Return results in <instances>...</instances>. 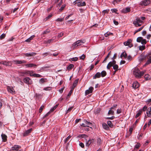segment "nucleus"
Listing matches in <instances>:
<instances>
[{
  "mask_svg": "<svg viewBox=\"0 0 151 151\" xmlns=\"http://www.w3.org/2000/svg\"><path fill=\"white\" fill-rule=\"evenodd\" d=\"M145 72V70L140 72L137 68L134 69L133 70V73L135 75V77L139 78H140L142 76L144 75Z\"/></svg>",
  "mask_w": 151,
  "mask_h": 151,
  "instance_id": "f257e3e1",
  "label": "nucleus"
},
{
  "mask_svg": "<svg viewBox=\"0 0 151 151\" xmlns=\"http://www.w3.org/2000/svg\"><path fill=\"white\" fill-rule=\"evenodd\" d=\"M146 111V113H150L151 112V107H149L147 108V107L145 106H144L142 109H140L138 113H141L144 112Z\"/></svg>",
  "mask_w": 151,
  "mask_h": 151,
  "instance_id": "f03ea898",
  "label": "nucleus"
},
{
  "mask_svg": "<svg viewBox=\"0 0 151 151\" xmlns=\"http://www.w3.org/2000/svg\"><path fill=\"white\" fill-rule=\"evenodd\" d=\"M85 42V40H77L73 44L72 46L74 48H76L77 47L81 45L82 44L84 43Z\"/></svg>",
  "mask_w": 151,
  "mask_h": 151,
  "instance_id": "7ed1b4c3",
  "label": "nucleus"
},
{
  "mask_svg": "<svg viewBox=\"0 0 151 151\" xmlns=\"http://www.w3.org/2000/svg\"><path fill=\"white\" fill-rule=\"evenodd\" d=\"M146 57L148 59V60L145 63V65L151 63V52L147 53L146 55Z\"/></svg>",
  "mask_w": 151,
  "mask_h": 151,
  "instance_id": "20e7f679",
  "label": "nucleus"
},
{
  "mask_svg": "<svg viewBox=\"0 0 151 151\" xmlns=\"http://www.w3.org/2000/svg\"><path fill=\"white\" fill-rule=\"evenodd\" d=\"M150 2L151 1L150 0H145L140 2V4L142 5H144L146 6L150 4Z\"/></svg>",
  "mask_w": 151,
  "mask_h": 151,
  "instance_id": "39448f33",
  "label": "nucleus"
},
{
  "mask_svg": "<svg viewBox=\"0 0 151 151\" xmlns=\"http://www.w3.org/2000/svg\"><path fill=\"white\" fill-rule=\"evenodd\" d=\"M117 105L116 104L114 105L110 109L108 113H114L115 111H116V107Z\"/></svg>",
  "mask_w": 151,
  "mask_h": 151,
  "instance_id": "423d86ee",
  "label": "nucleus"
},
{
  "mask_svg": "<svg viewBox=\"0 0 151 151\" xmlns=\"http://www.w3.org/2000/svg\"><path fill=\"white\" fill-rule=\"evenodd\" d=\"M21 148V147L20 146L17 145H15L13 146L11 150V151L16 150L17 151L19 149Z\"/></svg>",
  "mask_w": 151,
  "mask_h": 151,
  "instance_id": "0eeeda50",
  "label": "nucleus"
},
{
  "mask_svg": "<svg viewBox=\"0 0 151 151\" xmlns=\"http://www.w3.org/2000/svg\"><path fill=\"white\" fill-rule=\"evenodd\" d=\"M24 82L27 84H30L32 83L31 80L29 78L26 77L23 79Z\"/></svg>",
  "mask_w": 151,
  "mask_h": 151,
  "instance_id": "6e6552de",
  "label": "nucleus"
},
{
  "mask_svg": "<svg viewBox=\"0 0 151 151\" xmlns=\"http://www.w3.org/2000/svg\"><path fill=\"white\" fill-rule=\"evenodd\" d=\"M13 63L14 64H21L22 63H26V61L25 60H15L13 61Z\"/></svg>",
  "mask_w": 151,
  "mask_h": 151,
  "instance_id": "1a4fd4ad",
  "label": "nucleus"
},
{
  "mask_svg": "<svg viewBox=\"0 0 151 151\" xmlns=\"http://www.w3.org/2000/svg\"><path fill=\"white\" fill-rule=\"evenodd\" d=\"M93 90V88L92 87H90L86 91L85 93L86 95H87L90 93H92Z\"/></svg>",
  "mask_w": 151,
  "mask_h": 151,
  "instance_id": "9d476101",
  "label": "nucleus"
},
{
  "mask_svg": "<svg viewBox=\"0 0 151 151\" xmlns=\"http://www.w3.org/2000/svg\"><path fill=\"white\" fill-rule=\"evenodd\" d=\"M32 130V128H30L29 129L26 130L23 133V135L24 136H26L28 135L31 132Z\"/></svg>",
  "mask_w": 151,
  "mask_h": 151,
  "instance_id": "9b49d317",
  "label": "nucleus"
},
{
  "mask_svg": "<svg viewBox=\"0 0 151 151\" xmlns=\"http://www.w3.org/2000/svg\"><path fill=\"white\" fill-rule=\"evenodd\" d=\"M1 64H2L4 65L11 66L12 65V63L11 62H6L2 61L0 62Z\"/></svg>",
  "mask_w": 151,
  "mask_h": 151,
  "instance_id": "f8f14e48",
  "label": "nucleus"
},
{
  "mask_svg": "<svg viewBox=\"0 0 151 151\" xmlns=\"http://www.w3.org/2000/svg\"><path fill=\"white\" fill-rule=\"evenodd\" d=\"M130 8L127 7L123 9L122 11V12L124 13H126L129 12L130 11Z\"/></svg>",
  "mask_w": 151,
  "mask_h": 151,
  "instance_id": "ddd939ff",
  "label": "nucleus"
},
{
  "mask_svg": "<svg viewBox=\"0 0 151 151\" xmlns=\"http://www.w3.org/2000/svg\"><path fill=\"white\" fill-rule=\"evenodd\" d=\"M36 54V53L35 52H31L30 53H24V55L28 57H32L33 56L35 55Z\"/></svg>",
  "mask_w": 151,
  "mask_h": 151,
  "instance_id": "4468645a",
  "label": "nucleus"
},
{
  "mask_svg": "<svg viewBox=\"0 0 151 151\" xmlns=\"http://www.w3.org/2000/svg\"><path fill=\"white\" fill-rule=\"evenodd\" d=\"M7 89L8 91L9 92L12 94H14L15 92V91L14 90V89L12 87H11L9 86H8Z\"/></svg>",
  "mask_w": 151,
  "mask_h": 151,
  "instance_id": "2eb2a0df",
  "label": "nucleus"
},
{
  "mask_svg": "<svg viewBox=\"0 0 151 151\" xmlns=\"http://www.w3.org/2000/svg\"><path fill=\"white\" fill-rule=\"evenodd\" d=\"M139 84L137 82H134L132 84V87L134 89L138 88L139 87Z\"/></svg>",
  "mask_w": 151,
  "mask_h": 151,
  "instance_id": "dca6fc26",
  "label": "nucleus"
},
{
  "mask_svg": "<svg viewBox=\"0 0 151 151\" xmlns=\"http://www.w3.org/2000/svg\"><path fill=\"white\" fill-rule=\"evenodd\" d=\"M94 139H89L87 142L86 144V146L87 147H88L91 144V143L94 142Z\"/></svg>",
  "mask_w": 151,
  "mask_h": 151,
  "instance_id": "f3484780",
  "label": "nucleus"
},
{
  "mask_svg": "<svg viewBox=\"0 0 151 151\" xmlns=\"http://www.w3.org/2000/svg\"><path fill=\"white\" fill-rule=\"evenodd\" d=\"M101 76V73L100 72H97V73L93 77V79H96V78H100Z\"/></svg>",
  "mask_w": 151,
  "mask_h": 151,
  "instance_id": "a211bd4d",
  "label": "nucleus"
},
{
  "mask_svg": "<svg viewBox=\"0 0 151 151\" xmlns=\"http://www.w3.org/2000/svg\"><path fill=\"white\" fill-rule=\"evenodd\" d=\"M78 79H76L71 89L73 90L74 88L76 86L78 83Z\"/></svg>",
  "mask_w": 151,
  "mask_h": 151,
  "instance_id": "6ab92c4d",
  "label": "nucleus"
},
{
  "mask_svg": "<svg viewBox=\"0 0 151 151\" xmlns=\"http://www.w3.org/2000/svg\"><path fill=\"white\" fill-rule=\"evenodd\" d=\"M1 136L3 142H5L7 140V136L5 134H2L1 135Z\"/></svg>",
  "mask_w": 151,
  "mask_h": 151,
  "instance_id": "aec40b11",
  "label": "nucleus"
},
{
  "mask_svg": "<svg viewBox=\"0 0 151 151\" xmlns=\"http://www.w3.org/2000/svg\"><path fill=\"white\" fill-rule=\"evenodd\" d=\"M47 78H42L39 80V83L41 84L43 83H44L46 82L47 81Z\"/></svg>",
  "mask_w": 151,
  "mask_h": 151,
  "instance_id": "412c9836",
  "label": "nucleus"
},
{
  "mask_svg": "<svg viewBox=\"0 0 151 151\" xmlns=\"http://www.w3.org/2000/svg\"><path fill=\"white\" fill-rule=\"evenodd\" d=\"M132 42V40L130 39H128L127 41L124 42V45L125 46H128Z\"/></svg>",
  "mask_w": 151,
  "mask_h": 151,
  "instance_id": "4be33fe9",
  "label": "nucleus"
},
{
  "mask_svg": "<svg viewBox=\"0 0 151 151\" xmlns=\"http://www.w3.org/2000/svg\"><path fill=\"white\" fill-rule=\"evenodd\" d=\"M133 22H137V23H142L143 22L138 17H137L135 20Z\"/></svg>",
  "mask_w": 151,
  "mask_h": 151,
  "instance_id": "5701e85b",
  "label": "nucleus"
},
{
  "mask_svg": "<svg viewBox=\"0 0 151 151\" xmlns=\"http://www.w3.org/2000/svg\"><path fill=\"white\" fill-rule=\"evenodd\" d=\"M102 125V127L104 129L106 130H108L109 129V127L108 125L105 123H103Z\"/></svg>",
  "mask_w": 151,
  "mask_h": 151,
  "instance_id": "b1692460",
  "label": "nucleus"
},
{
  "mask_svg": "<svg viewBox=\"0 0 151 151\" xmlns=\"http://www.w3.org/2000/svg\"><path fill=\"white\" fill-rule=\"evenodd\" d=\"M27 67H32L34 66H36L37 65H36L33 63H29L24 65Z\"/></svg>",
  "mask_w": 151,
  "mask_h": 151,
  "instance_id": "393cba45",
  "label": "nucleus"
},
{
  "mask_svg": "<svg viewBox=\"0 0 151 151\" xmlns=\"http://www.w3.org/2000/svg\"><path fill=\"white\" fill-rule=\"evenodd\" d=\"M86 5V3L85 2L83 1L82 2H80L78 3L77 4V6H78L80 7L81 6H84Z\"/></svg>",
  "mask_w": 151,
  "mask_h": 151,
  "instance_id": "a878e982",
  "label": "nucleus"
},
{
  "mask_svg": "<svg viewBox=\"0 0 151 151\" xmlns=\"http://www.w3.org/2000/svg\"><path fill=\"white\" fill-rule=\"evenodd\" d=\"M35 37V36L34 35H32L30 37L26 40L25 41L27 42H29Z\"/></svg>",
  "mask_w": 151,
  "mask_h": 151,
  "instance_id": "bb28decb",
  "label": "nucleus"
},
{
  "mask_svg": "<svg viewBox=\"0 0 151 151\" xmlns=\"http://www.w3.org/2000/svg\"><path fill=\"white\" fill-rule=\"evenodd\" d=\"M97 140V144L98 145H100L102 143L101 139L99 137H97L96 138Z\"/></svg>",
  "mask_w": 151,
  "mask_h": 151,
  "instance_id": "cd10ccee",
  "label": "nucleus"
},
{
  "mask_svg": "<svg viewBox=\"0 0 151 151\" xmlns=\"http://www.w3.org/2000/svg\"><path fill=\"white\" fill-rule=\"evenodd\" d=\"M113 65H114L111 62H110L108 64L107 66V68L108 69H109L110 67H111V66H113Z\"/></svg>",
  "mask_w": 151,
  "mask_h": 151,
  "instance_id": "c85d7f7f",
  "label": "nucleus"
},
{
  "mask_svg": "<svg viewBox=\"0 0 151 151\" xmlns=\"http://www.w3.org/2000/svg\"><path fill=\"white\" fill-rule=\"evenodd\" d=\"M101 73V76L102 77H103L105 76L106 75V73L105 70H103L102 71Z\"/></svg>",
  "mask_w": 151,
  "mask_h": 151,
  "instance_id": "c756f323",
  "label": "nucleus"
},
{
  "mask_svg": "<svg viewBox=\"0 0 151 151\" xmlns=\"http://www.w3.org/2000/svg\"><path fill=\"white\" fill-rule=\"evenodd\" d=\"M50 32V30L48 29H47L46 30L44 31L43 32H42L41 35H43L46 34Z\"/></svg>",
  "mask_w": 151,
  "mask_h": 151,
  "instance_id": "7c9ffc66",
  "label": "nucleus"
},
{
  "mask_svg": "<svg viewBox=\"0 0 151 151\" xmlns=\"http://www.w3.org/2000/svg\"><path fill=\"white\" fill-rule=\"evenodd\" d=\"M127 54L125 52H124L122 53L120 56V57L122 58L123 57H124L125 58H126L127 57Z\"/></svg>",
  "mask_w": 151,
  "mask_h": 151,
  "instance_id": "2f4dec72",
  "label": "nucleus"
},
{
  "mask_svg": "<svg viewBox=\"0 0 151 151\" xmlns=\"http://www.w3.org/2000/svg\"><path fill=\"white\" fill-rule=\"evenodd\" d=\"M133 22V24H134L135 27H137L140 26L141 25V24H140V23H137V22Z\"/></svg>",
  "mask_w": 151,
  "mask_h": 151,
  "instance_id": "473e14b6",
  "label": "nucleus"
},
{
  "mask_svg": "<svg viewBox=\"0 0 151 151\" xmlns=\"http://www.w3.org/2000/svg\"><path fill=\"white\" fill-rule=\"evenodd\" d=\"M74 66V65L73 64H70L67 67V69L68 70H71Z\"/></svg>",
  "mask_w": 151,
  "mask_h": 151,
  "instance_id": "72a5a7b5",
  "label": "nucleus"
},
{
  "mask_svg": "<svg viewBox=\"0 0 151 151\" xmlns=\"http://www.w3.org/2000/svg\"><path fill=\"white\" fill-rule=\"evenodd\" d=\"M144 78L146 80H149L150 78V76L147 74L145 75Z\"/></svg>",
  "mask_w": 151,
  "mask_h": 151,
  "instance_id": "f704fd0d",
  "label": "nucleus"
},
{
  "mask_svg": "<svg viewBox=\"0 0 151 151\" xmlns=\"http://www.w3.org/2000/svg\"><path fill=\"white\" fill-rule=\"evenodd\" d=\"M85 123L86 125L92 126V124L90 122H88L87 120H84Z\"/></svg>",
  "mask_w": 151,
  "mask_h": 151,
  "instance_id": "c9c22d12",
  "label": "nucleus"
},
{
  "mask_svg": "<svg viewBox=\"0 0 151 151\" xmlns=\"http://www.w3.org/2000/svg\"><path fill=\"white\" fill-rule=\"evenodd\" d=\"M78 58L77 57H75L73 58L69 59V60L70 61H76L77 60Z\"/></svg>",
  "mask_w": 151,
  "mask_h": 151,
  "instance_id": "e433bc0d",
  "label": "nucleus"
},
{
  "mask_svg": "<svg viewBox=\"0 0 151 151\" xmlns=\"http://www.w3.org/2000/svg\"><path fill=\"white\" fill-rule=\"evenodd\" d=\"M143 37H139L137 39V42H141L142 40L143 39Z\"/></svg>",
  "mask_w": 151,
  "mask_h": 151,
  "instance_id": "4c0bfd02",
  "label": "nucleus"
},
{
  "mask_svg": "<svg viewBox=\"0 0 151 151\" xmlns=\"http://www.w3.org/2000/svg\"><path fill=\"white\" fill-rule=\"evenodd\" d=\"M108 125L111 127H113V125L111 121H109L107 122Z\"/></svg>",
  "mask_w": 151,
  "mask_h": 151,
  "instance_id": "58836bf2",
  "label": "nucleus"
},
{
  "mask_svg": "<svg viewBox=\"0 0 151 151\" xmlns=\"http://www.w3.org/2000/svg\"><path fill=\"white\" fill-rule=\"evenodd\" d=\"M32 76H33L37 78H40L42 77L41 75L35 73Z\"/></svg>",
  "mask_w": 151,
  "mask_h": 151,
  "instance_id": "ea45409f",
  "label": "nucleus"
},
{
  "mask_svg": "<svg viewBox=\"0 0 151 151\" xmlns=\"http://www.w3.org/2000/svg\"><path fill=\"white\" fill-rule=\"evenodd\" d=\"M79 136L81 138H83L86 139L88 137V136L85 134H82L80 135Z\"/></svg>",
  "mask_w": 151,
  "mask_h": 151,
  "instance_id": "a19ab883",
  "label": "nucleus"
},
{
  "mask_svg": "<svg viewBox=\"0 0 151 151\" xmlns=\"http://www.w3.org/2000/svg\"><path fill=\"white\" fill-rule=\"evenodd\" d=\"M118 66L117 65H114L113 66V68L114 70H118Z\"/></svg>",
  "mask_w": 151,
  "mask_h": 151,
  "instance_id": "79ce46f5",
  "label": "nucleus"
},
{
  "mask_svg": "<svg viewBox=\"0 0 151 151\" xmlns=\"http://www.w3.org/2000/svg\"><path fill=\"white\" fill-rule=\"evenodd\" d=\"M145 48V45H142L139 46V50H144Z\"/></svg>",
  "mask_w": 151,
  "mask_h": 151,
  "instance_id": "37998d69",
  "label": "nucleus"
},
{
  "mask_svg": "<svg viewBox=\"0 0 151 151\" xmlns=\"http://www.w3.org/2000/svg\"><path fill=\"white\" fill-rule=\"evenodd\" d=\"M133 126H132L131 127L129 128V135H131L132 132V131L133 130Z\"/></svg>",
  "mask_w": 151,
  "mask_h": 151,
  "instance_id": "c03bdc74",
  "label": "nucleus"
},
{
  "mask_svg": "<svg viewBox=\"0 0 151 151\" xmlns=\"http://www.w3.org/2000/svg\"><path fill=\"white\" fill-rule=\"evenodd\" d=\"M146 102L147 103V105L150 106L151 105V98L148 99L147 101Z\"/></svg>",
  "mask_w": 151,
  "mask_h": 151,
  "instance_id": "a18cd8bd",
  "label": "nucleus"
},
{
  "mask_svg": "<svg viewBox=\"0 0 151 151\" xmlns=\"http://www.w3.org/2000/svg\"><path fill=\"white\" fill-rule=\"evenodd\" d=\"M6 34L3 33L0 36V39L2 40L4 38L6 37Z\"/></svg>",
  "mask_w": 151,
  "mask_h": 151,
  "instance_id": "49530a36",
  "label": "nucleus"
},
{
  "mask_svg": "<svg viewBox=\"0 0 151 151\" xmlns=\"http://www.w3.org/2000/svg\"><path fill=\"white\" fill-rule=\"evenodd\" d=\"M146 42H147L146 40L145 39H143L141 42V44L142 45L145 44H146Z\"/></svg>",
  "mask_w": 151,
  "mask_h": 151,
  "instance_id": "de8ad7c7",
  "label": "nucleus"
},
{
  "mask_svg": "<svg viewBox=\"0 0 151 151\" xmlns=\"http://www.w3.org/2000/svg\"><path fill=\"white\" fill-rule=\"evenodd\" d=\"M30 72H30L29 71H25L24 72H22V73L23 74H26V75H27L29 73H30Z\"/></svg>",
  "mask_w": 151,
  "mask_h": 151,
  "instance_id": "09e8293b",
  "label": "nucleus"
},
{
  "mask_svg": "<svg viewBox=\"0 0 151 151\" xmlns=\"http://www.w3.org/2000/svg\"><path fill=\"white\" fill-rule=\"evenodd\" d=\"M64 19V17L63 18H58L57 19H56V21L57 22H62L63 21Z\"/></svg>",
  "mask_w": 151,
  "mask_h": 151,
  "instance_id": "8fccbe9b",
  "label": "nucleus"
},
{
  "mask_svg": "<svg viewBox=\"0 0 151 151\" xmlns=\"http://www.w3.org/2000/svg\"><path fill=\"white\" fill-rule=\"evenodd\" d=\"M112 34H113L112 33L107 32L104 34V36H105V37H107L108 36L110 35H112Z\"/></svg>",
  "mask_w": 151,
  "mask_h": 151,
  "instance_id": "3c124183",
  "label": "nucleus"
},
{
  "mask_svg": "<svg viewBox=\"0 0 151 151\" xmlns=\"http://www.w3.org/2000/svg\"><path fill=\"white\" fill-rule=\"evenodd\" d=\"M71 136L70 135H69L68 137H67L65 139V143H66L68 142L69 139L71 138Z\"/></svg>",
  "mask_w": 151,
  "mask_h": 151,
  "instance_id": "603ef678",
  "label": "nucleus"
},
{
  "mask_svg": "<svg viewBox=\"0 0 151 151\" xmlns=\"http://www.w3.org/2000/svg\"><path fill=\"white\" fill-rule=\"evenodd\" d=\"M44 106L42 105L40 108L39 109V112L41 113L42 112V110H43L44 108Z\"/></svg>",
  "mask_w": 151,
  "mask_h": 151,
  "instance_id": "864d4df0",
  "label": "nucleus"
},
{
  "mask_svg": "<svg viewBox=\"0 0 151 151\" xmlns=\"http://www.w3.org/2000/svg\"><path fill=\"white\" fill-rule=\"evenodd\" d=\"M109 9H107L103 11L102 13H103L104 15L105 14V13H107L109 12Z\"/></svg>",
  "mask_w": 151,
  "mask_h": 151,
  "instance_id": "5fc2aeb1",
  "label": "nucleus"
},
{
  "mask_svg": "<svg viewBox=\"0 0 151 151\" xmlns=\"http://www.w3.org/2000/svg\"><path fill=\"white\" fill-rule=\"evenodd\" d=\"M65 6V4L63 5L59 9L60 11H62L64 9Z\"/></svg>",
  "mask_w": 151,
  "mask_h": 151,
  "instance_id": "6e6d98bb",
  "label": "nucleus"
},
{
  "mask_svg": "<svg viewBox=\"0 0 151 151\" xmlns=\"http://www.w3.org/2000/svg\"><path fill=\"white\" fill-rule=\"evenodd\" d=\"M140 146V144L139 143H137L135 146V148L137 149H138Z\"/></svg>",
  "mask_w": 151,
  "mask_h": 151,
  "instance_id": "4d7b16f0",
  "label": "nucleus"
},
{
  "mask_svg": "<svg viewBox=\"0 0 151 151\" xmlns=\"http://www.w3.org/2000/svg\"><path fill=\"white\" fill-rule=\"evenodd\" d=\"M101 109L100 108H97L96 109L95 113H99L100 112Z\"/></svg>",
  "mask_w": 151,
  "mask_h": 151,
  "instance_id": "13d9d810",
  "label": "nucleus"
},
{
  "mask_svg": "<svg viewBox=\"0 0 151 151\" xmlns=\"http://www.w3.org/2000/svg\"><path fill=\"white\" fill-rule=\"evenodd\" d=\"M115 118V117L114 116H112L111 117H107L106 118V119H111L112 120L114 119Z\"/></svg>",
  "mask_w": 151,
  "mask_h": 151,
  "instance_id": "bf43d9fd",
  "label": "nucleus"
},
{
  "mask_svg": "<svg viewBox=\"0 0 151 151\" xmlns=\"http://www.w3.org/2000/svg\"><path fill=\"white\" fill-rule=\"evenodd\" d=\"M122 0H114L113 2V3L114 4H115V3H118Z\"/></svg>",
  "mask_w": 151,
  "mask_h": 151,
  "instance_id": "052dcab7",
  "label": "nucleus"
},
{
  "mask_svg": "<svg viewBox=\"0 0 151 151\" xmlns=\"http://www.w3.org/2000/svg\"><path fill=\"white\" fill-rule=\"evenodd\" d=\"M85 57V55H84V54H83L80 57V59H81L83 60H84Z\"/></svg>",
  "mask_w": 151,
  "mask_h": 151,
  "instance_id": "680f3d73",
  "label": "nucleus"
},
{
  "mask_svg": "<svg viewBox=\"0 0 151 151\" xmlns=\"http://www.w3.org/2000/svg\"><path fill=\"white\" fill-rule=\"evenodd\" d=\"M80 146H81V147L84 148V144L82 142H81L79 143V144Z\"/></svg>",
  "mask_w": 151,
  "mask_h": 151,
  "instance_id": "e2e57ef3",
  "label": "nucleus"
},
{
  "mask_svg": "<svg viewBox=\"0 0 151 151\" xmlns=\"http://www.w3.org/2000/svg\"><path fill=\"white\" fill-rule=\"evenodd\" d=\"M111 11L113 13L114 12L116 13V12L117 11V10L116 9H111Z\"/></svg>",
  "mask_w": 151,
  "mask_h": 151,
  "instance_id": "0e129e2a",
  "label": "nucleus"
},
{
  "mask_svg": "<svg viewBox=\"0 0 151 151\" xmlns=\"http://www.w3.org/2000/svg\"><path fill=\"white\" fill-rule=\"evenodd\" d=\"M63 33H62V32H61V33H60L58 35V37H62V36H63Z\"/></svg>",
  "mask_w": 151,
  "mask_h": 151,
  "instance_id": "69168bd1",
  "label": "nucleus"
},
{
  "mask_svg": "<svg viewBox=\"0 0 151 151\" xmlns=\"http://www.w3.org/2000/svg\"><path fill=\"white\" fill-rule=\"evenodd\" d=\"M73 108V107H72L68 108L67 111V113L69 112Z\"/></svg>",
  "mask_w": 151,
  "mask_h": 151,
  "instance_id": "338daca9",
  "label": "nucleus"
},
{
  "mask_svg": "<svg viewBox=\"0 0 151 151\" xmlns=\"http://www.w3.org/2000/svg\"><path fill=\"white\" fill-rule=\"evenodd\" d=\"M143 135V134L142 133H141L140 134H139L138 137V138L139 139H141V137Z\"/></svg>",
  "mask_w": 151,
  "mask_h": 151,
  "instance_id": "774afa93",
  "label": "nucleus"
}]
</instances>
